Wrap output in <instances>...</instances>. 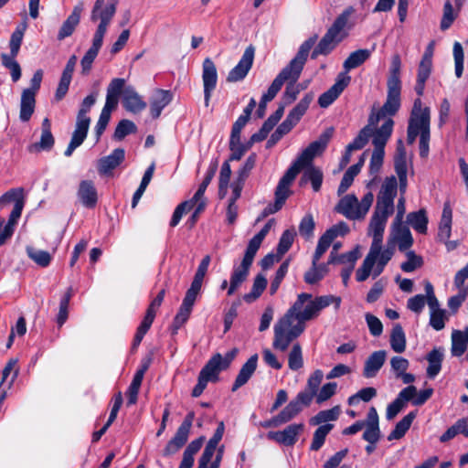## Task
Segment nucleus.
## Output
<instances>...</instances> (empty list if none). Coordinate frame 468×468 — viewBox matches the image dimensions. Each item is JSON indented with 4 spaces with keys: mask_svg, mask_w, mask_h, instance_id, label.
Instances as JSON below:
<instances>
[{
    "mask_svg": "<svg viewBox=\"0 0 468 468\" xmlns=\"http://www.w3.org/2000/svg\"><path fill=\"white\" fill-rule=\"evenodd\" d=\"M55 144V138L51 133L50 120L46 117L41 124V136L37 143L31 144L27 146L29 153H38L41 151H50Z\"/></svg>",
    "mask_w": 468,
    "mask_h": 468,
    "instance_id": "nucleus-20",
    "label": "nucleus"
},
{
    "mask_svg": "<svg viewBox=\"0 0 468 468\" xmlns=\"http://www.w3.org/2000/svg\"><path fill=\"white\" fill-rule=\"evenodd\" d=\"M73 295V289L72 287H69L60 299L59 302V310L58 314L57 315V324L58 327H61L67 321L69 317V305L70 299Z\"/></svg>",
    "mask_w": 468,
    "mask_h": 468,
    "instance_id": "nucleus-49",
    "label": "nucleus"
},
{
    "mask_svg": "<svg viewBox=\"0 0 468 468\" xmlns=\"http://www.w3.org/2000/svg\"><path fill=\"white\" fill-rule=\"evenodd\" d=\"M398 193V180L395 176H387L377 197L375 210L391 215L394 212V199Z\"/></svg>",
    "mask_w": 468,
    "mask_h": 468,
    "instance_id": "nucleus-5",
    "label": "nucleus"
},
{
    "mask_svg": "<svg viewBox=\"0 0 468 468\" xmlns=\"http://www.w3.org/2000/svg\"><path fill=\"white\" fill-rule=\"evenodd\" d=\"M394 239L400 251L409 250L414 242L410 228L405 224H393Z\"/></svg>",
    "mask_w": 468,
    "mask_h": 468,
    "instance_id": "nucleus-36",
    "label": "nucleus"
},
{
    "mask_svg": "<svg viewBox=\"0 0 468 468\" xmlns=\"http://www.w3.org/2000/svg\"><path fill=\"white\" fill-rule=\"evenodd\" d=\"M334 425L325 423L319 426L314 432L313 441L310 445V451H319L324 444L326 436L333 430Z\"/></svg>",
    "mask_w": 468,
    "mask_h": 468,
    "instance_id": "nucleus-48",
    "label": "nucleus"
},
{
    "mask_svg": "<svg viewBox=\"0 0 468 468\" xmlns=\"http://www.w3.org/2000/svg\"><path fill=\"white\" fill-rule=\"evenodd\" d=\"M83 11V3L80 2L73 7L71 14L67 17L60 27L57 38L61 41L70 37L80 24V16Z\"/></svg>",
    "mask_w": 468,
    "mask_h": 468,
    "instance_id": "nucleus-24",
    "label": "nucleus"
},
{
    "mask_svg": "<svg viewBox=\"0 0 468 468\" xmlns=\"http://www.w3.org/2000/svg\"><path fill=\"white\" fill-rule=\"evenodd\" d=\"M288 77L289 75L285 71H283L280 72L272 80L271 84L268 88L267 92H265L261 98L258 109L256 111V114L259 118L264 117L267 103L276 97V95L281 90L283 83L285 82Z\"/></svg>",
    "mask_w": 468,
    "mask_h": 468,
    "instance_id": "nucleus-17",
    "label": "nucleus"
},
{
    "mask_svg": "<svg viewBox=\"0 0 468 468\" xmlns=\"http://www.w3.org/2000/svg\"><path fill=\"white\" fill-rule=\"evenodd\" d=\"M258 358V354H254L242 365L232 385L231 391L238 390L250 380L257 368Z\"/></svg>",
    "mask_w": 468,
    "mask_h": 468,
    "instance_id": "nucleus-29",
    "label": "nucleus"
},
{
    "mask_svg": "<svg viewBox=\"0 0 468 468\" xmlns=\"http://www.w3.org/2000/svg\"><path fill=\"white\" fill-rule=\"evenodd\" d=\"M417 416V410L410 411L404 416L396 425L393 431L388 434V440H399L405 436L406 432L410 430L413 420Z\"/></svg>",
    "mask_w": 468,
    "mask_h": 468,
    "instance_id": "nucleus-39",
    "label": "nucleus"
},
{
    "mask_svg": "<svg viewBox=\"0 0 468 468\" xmlns=\"http://www.w3.org/2000/svg\"><path fill=\"white\" fill-rule=\"evenodd\" d=\"M274 197V203H270L267 207H264V209L261 212V218H266L269 215L280 211L290 196L283 192H279L278 190L275 189Z\"/></svg>",
    "mask_w": 468,
    "mask_h": 468,
    "instance_id": "nucleus-52",
    "label": "nucleus"
},
{
    "mask_svg": "<svg viewBox=\"0 0 468 468\" xmlns=\"http://www.w3.org/2000/svg\"><path fill=\"white\" fill-rule=\"evenodd\" d=\"M301 302L302 300L299 301L293 308H289L286 314L280 318L274 325V339L272 346L275 349L284 352L289 347L291 342L293 341L288 335L287 329L292 324V312L294 309L299 307Z\"/></svg>",
    "mask_w": 468,
    "mask_h": 468,
    "instance_id": "nucleus-7",
    "label": "nucleus"
},
{
    "mask_svg": "<svg viewBox=\"0 0 468 468\" xmlns=\"http://www.w3.org/2000/svg\"><path fill=\"white\" fill-rule=\"evenodd\" d=\"M122 102L127 112L134 114L143 112L147 106L133 86H127L124 89Z\"/></svg>",
    "mask_w": 468,
    "mask_h": 468,
    "instance_id": "nucleus-23",
    "label": "nucleus"
},
{
    "mask_svg": "<svg viewBox=\"0 0 468 468\" xmlns=\"http://www.w3.org/2000/svg\"><path fill=\"white\" fill-rule=\"evenodd\" d=\"M354 8L349 6L346 8L334 21L332 26L318 42L317 46L324 52V56H328L345 38L346 35L341 32L346 27L350 16L354 13Z\"/></svg>",
    "mask_w": 468,
    "mask_h": 468,
    "instance_id": "nucleus-4",
    "label": "nucleus"
},
{
    "mask_svg": "<svg viewBox=\"0 0 468 468\" xmlns=\"http://www.w3.org/2000/svg\"><path fill=\"white\" fill-rule=\"evenodd\" d=\"M406 335L400 324H395L390 334V346L396 353H402L406 349Z\"/></svg>",
    "mask_w": 468,
    "mask_h": 468,
    "instance_id": "nucleus-44",
    "label": "nucleus"
},
{
    "mask_svg": "<svg viewBox=\"0 0 468 468\" xmlns=\"http://www.w3.org/2000/svg\"><path fill=\"white\" fill-rule=\"evenodd\" d=\"M312 294L307 292H302L298 295L297 300L290 307L293 308L294 306H296V303H298V302L302 300L299 307L294 309L292 312V320L296 319L297 321L306 322L319 315L320 312L318 310L314 299L312 300Z\"/></svg>",
    "mask_w": 468,
    "mask_h": 468,
    "instance_id": "nucleus-9",
    "label": "nucleus"
},
{
    "mask_svg": "<svg viewBox=\"0 0 468 468\" xmlns=\"http://www.w3.org/2000/svg\"><path fill=\"white\" fill-rule=\"evenodd\" d=\"M36 95L30 90H23L20 101L19 119L23 122H28L36 108Z\"/></svg>",
    "mask_w": 468,
    "mask_h": 468,
    "instance_id": "nucleus-33",
    "label": "nucleus"
},
{
    "mask_svg": "<svg viewBox=\"0 0 468 468\" xmlns=\"http://www.w3.org/2000/svg\"><path fill=\"white\" fill-rule=\"evenodd\" d=\"M76 63L77 57L72 55L67 61V64L62 71L58 85L55 92L56 101H59L66 96L72 80Z\"/></svg>",
    "mask_w": 468,
    "mask_h": 468,
    "instance_id": "nucleus-22",
    "label": "nucleus"
},
{
    "mask_svg": "<svg viewBox=\"0 0 468 468\" xmlns=\"http://www.w3.org/2000/svg\"><path fill=\"white\" fill-rule=\"evenodd\" d=\"M90 124L88 120H76L75 130L70 140L80 146L87 137Z\"/></svg>",
    "mask_w": 468,
    "mask_h": 468,
    "instance_id": "nucleus-60",
    "label": "nucleus"
},
{
    "mask_svg": "<svg viewBox=\"0 0 468 468\" xmlns=\"http://www.w3.org/2000/svg\"><path fill=\"white\" fill-rule=\"evenodd\" d=\"M408 131H413L415 133L421 134L431 131V111L429 107H424L419 116L410 115L408 123Z\"/></svg>",
    "mask_w": 468,
    "mask_h": 468,
    "instance_id": "nucleus-28",
    "label": "nucleus"
},
{
    "mask_svg": "<svg viewBox=\"0 0 468 468\" xmlns=\"http://www.w3.org/2000/svg\"><path fill=\"white\" fill-rule=\"evenodd\" d=\"M288 366L290 369L293 371L299 370L303 366L302 347L298 343L292 346V348L289 354Z\"/></svg>",
    "mask_w": 468,
    "mask_h": 468,
    "instance_id": "nucleus-63",
    "label": "nucleus"
},
{
    "mask_svg": "<svg viewBox=\"0 0 468 468\" xmlns=\"http://www.w3.org/2000/svg\"><path fill=\"white\" fill-rule=\"evenodd\" d=\"M385 350L373 352L366 360L363 369V376L367 378H375L386 360Z\"/></svg>",
    "mask_w": 468,
    "mask_h": 468,
    "instance_id": "nucleus-31",
    "label": "nucleus"
},
{
    "mask_svg": "<svg viewBox=\"0 0 468 468\" xmlns=\"http://www.w3.org/2000/svg\"><path fill=\"white\" fill-rule=\"evenodd\" d=\"M202 80L204 86V103L207 107L210 102L213 90L216 89L218 82V73L215 63L210 58H207L203 61Z\"/></svg>",
    "mask_w": 468,
    "mask_h": 468,
    "instance_id": "nucleus-13",
    "label": "nucleus"
},
{
    "mask_svg": "<svg viewBox=\"0 0 468 468\" xmlns=\"http://www.w3.org/2000/svg\"><path fill=\"white\" fill-rule=\"evenodd\" d=\"M318 39V35L314 34L310 37H308L305 41H303L295 55V57L289 62V64L284 67L280 72L285 71L289 77L285 81H288L285 87V90L282 97V103L279 105H290L292 104L299 95V90L295 87V82L301 76V73L304 68V65L307 61L309 53L313 47L315 45Z\"/></svg>",
    "mask_w": 468,
    "mask_h": 468,
    "instance_id": "nucleus-1",
    "label": "nucleus"
},
{
    "mask_svg": "<svg viewBox=\"0 0 468 468\" xmlns=\"http://www.w3.org/2000/svg\"><path fill=\"white\" fill-rule=\"evenodd\" d=\"M218 159H215L214 161H212L210 163L203 181L201 182L197 190L196 191V193L193 196L194 202H198V201L203 200L204 194H205L208 185L211 183V181L218 170Z\"/></svg>",
    "mask_w": 468,
    "mask_h": 468,
    "instance_id": "nucleus-43",
    "label": "nucleus"
},
{
    "mask_svg": "<svg viewBox=\"0 0 468 468\" xmlns=\"http://www.w3.org/2000/svg\"><path fill=\"white\" fill-rule=\"evenodd\" d=\"M394 127V121L388 118L379 128L374 129L372 127V144L374 150L385 151V147L389 138L391 137Z\"/></svg>",
    "mask_w": 468,
    "mask_h": 468,
    "instance_id": "nucleus-21",
    "label": "nucleus"
},
{
    "mask_svg": "<svg viewBox=\"0 0 468 468\" xmlns=\"http://www.w3.org/2000/svg\"><path fill=\"white\" fill-rule=\"evenodd\" d=\"M351 77L346 73H339L335 82L318 98V104L321 108L329 107L349 85Z\"/></svg>",
    "mask_w": 468,
    "mask_h": 468,
    "instance_id": "nucleus-12",
    "label": "nucleus"
},
{
    "mask_svg": "<svg viewBox=\"0 0 468 468\" xmlns=\"http://www.w3.org/2000/svg\"><path fill=\"white\" fill-rule=\"evenodd\" d=\"M358 200L353 194L346 195L340 199L335 210L348 219H359L360 215L357 209Z\"/></svg>",
    "mask_w": 468,
    "mask_h": 468,
    "instance_id": "nucleus-32",
    "label": "nucleus"
},
{
    "mask_svg": "<svg viewBox=\"0 0 468 468\" xmlns=\"http://www.w3.org/2000/svg\"><path fill=\"white\" fill-rule=\"evenodd\" d=\"M197 297V296L193 295L190 292H186L183 302L176 316L174 317V320H176V323L185 324L187 322L192 313Z\"/></svg>",
    "mask_w": 468,
    "mask_h": 468,
    "instance_id": "nucleus-41",
    "label": "nucleus"
},
{
    "mask_svg": "<svg viewBox=\"0 0 468 468\" xmlns=\"http://www.w3.org/2000/svg\"><path fill=\"white\" fill-rule=\"evenodd\" d=\"M340 414L338 406H335L330 410H321L310 420L312 425H319L322 422L336 420Z\"/></svg>",
    "mask_w": 468,
    "mask_h": 468,
    "instance_id": "nucleus-58",
    "label": "nucleus"
},
{
    "mask_svg": "<svg viewBox=\"0 0 468 468\" xmlns=\"http://www.w3.org/2000/svg\"><path fill=\"white\" fill-rule=\"evenodd\" d=\"M309 166L310 167L304 172L302 181H310L314 191L318 192L323 183V173L319 168L312 166V165Z\"/></svg>",
    "mask_w": 468,
    "mask_h": 468,
    "instance_id": "nucleus-54",
    "label": "nucleus"
},
{
    "mask_svg": "<svg viewBox=\"0 0 468 468\" xmlns=\"http://www.w3.org/2000/svg\"><path fill=\"white\" fill-rule=\"evenodd\" d=\"M335 129L334 127L326 128L319 136V138L312 142L297 157L299 162L309 166L312 165L314 158L321 154L326 148L328 143L333 137Z\"/></svg>",
    "mask_w": 468,
    "mask_h": 468,
    "instance_id": "nucleus-8",
    "label": "nucleus"
},
{
    "mask_svg": "<svg viewBox=\"0 0 468 468\" xmlns=\"http://www.w3.org/2000/svg\"><path fill=\"white\" fill-rule=\"evenodd\" d=\"M303 429V423H293L288 425L282 431H269L267 438L284 446H293L297 442L299 434Z\"/></svg>",
    "mask_w": 468,
    "mask_h": 468,
    "instance_id": "nucleus-14",
    "label": "nucleus"
},
{
    "mask_svg": "<svg viewBox=\"0 0 468 468\" xmlns=\"http://www.w3.org/2000/svg\"><path fill=\"white\" fill-rule=\"evenodd\" d=\"M268 282L266 277L259 273L253 280L251 291L243 295V300L247 303H251L261 297L267 287Z\"/></svg>",
    "mask_w": 468,
    "mask_h": 468,
    "instance_id": "nucleus-42",
    "label": "nucleus"
},
{
    "mask_svg": "<svg viewBox=\"0 0 468 468\" xmlns=\"http://www.w3.org/2000/svg\"><path fill=\"white\" fill-rule=\"evenodd\" d=\"M77 197L81 205L87 208H94L98 203V191L92 180L80 182Z\"/></svg>",
    "mask_w": 468,
    "mask_h": 468,
    "instance_id": "nucleus-19",
    "label": "nucleus"
},
{
    "mask_svg": "<svg viewBox=\"0 0 468 468\" xmlns=\"http://www.w3.org/2000/svg\"><path fill=\"white\" fill-rule=\"evenodd\" d=\"M27 253L30 260L40 267H48L51 262V255L47 250H37L33 247L27 248Z\"/></svg>",
    "mask_w": 468,
    "mask_h": 468,
    "instance_id": "nucleus-53",
    "label": "nucleus"
},
{
    "mask_svg": "<svg viewBox=\"0 0 468 468\" xmlns=\"http://www.w3.org/2000/svg\"><path fill=\"white\" fill-rule=\"evenodd\" d=\"M195 412L189 411L178 429L176 430L174 437L166 443L163 450L164 456H170L177 452L187 441L190 430L195 420Z\"/></svg>",
    "mask_w": 468,
    "mask_h": 468,
    "instance_id": "nucleus-6",
    "label": "nucleus"
},
{
    "mask_svg": "<svg viewBox=\"0 0 468 468\" xmlns=\"http://www.w3.org/2000/svg\"><path fill=\"white\" fill-rule=\"evenodd\" d=\"M360 173L359 170H357L356 165H351L348 167V169L345 172L341 182L339 184L337 194L340 196L347 191V189L351 186L353 184L354 178Z\"/></svg>",
    "mask_w": 468,
    "mask_h": 468,
    "instance_id": "nucleus-62",
    "label": "nucleus"
},
{
    "mask_svg": "<svg viewBox=\"0 0 468 468\" xmlns=\"http://www.w3.org/2000/svg\"><path fill=\"white\" fill-rule=\"evenodd\" d=\"M125 159L123 148L114 149L109 155L101 157L98 161V172L101 176H112V171L117 168Z\"/></svg>",
    "mask_w": 468,
    "mask_h": 468,
    "instance_id": "nucleus-18",
    "label": "nucleus"
},
{
    "mask_svg": "<svg viewBox=\"0 0 468 468\" xmlns=\"http://www.w3.org/2000/svg\"><path fill=\"white\" fill-rule=\"evenodd\" d=\"M230 176H231V168H230L229 161L226 160L221 165L219 178H218V194H219L220 198H222L227 193Z\"/></svg>",
    "mask_w": 468,
    "mask_h": 468,
    "instance_id": "nucleus-56",
    "label": "nucleus"
},
{
    "mask_svg": "<svg viewBox=\"0 0 468 468\" xmlns=\"http://www.w3.org/2000/svg\"><path fill=\"white\" fill-rule=\"evenodd\" d=\"M394 168L395 171L408 170L407 152L401 139L397 141L396 152L394 155Z\"/></svg>",
    "mask_w": 468,
    "mask_h": 468,
    "instance_id": "nucleus-59",
    "label": "nucleus"
},
{
    "mask_svg": "<svg viewBox=\"0 0 468 468\" xmlns=\"http://www.w3.org/2000/svg\"><path fill=\"white\" fill-rule=\"evenodd\" d=\"M165 296V289L163 288L162 290L159 291L157 295L152 300V302L148 305L145 314L142 321H144L151 325L153 324L154 318L156 316V313H157L158 309L160 308V306L162 305Z\"/></svg>",
    "mask_w": 468,
    "mask_h": 468,
    "instance_id": "nucleus-46",
    "label": "nucleus"
},
{
    "mask_svg": "<svg viewBox=\"0 0 468 468\" xmlns=\"http://www.w3.org/2000/svg\"><path fill=\"white\" fill-rule=\"evenodd\" d=\"M372 134V127L369 125L364 126L358 133V134L354 138V140L348 144L349 150H360L364 148V146L368 143L369 138Z\"/></svg>",
    "mask_w": 468,
    "mask_h": 468,
    "instance_id": "nucleus-57",
    "label": "nucleus"
},
{
    "mask_svg": "<svg viewBox=\"0 0 468 468\" xmlns=\"http://www.w3.org/2000/svg\"><path fill=\"white\" fill-rule=\"evenodd\" d=\"M104 25V23L98 25L97 30L93 36L92 45L80 60L82 75H88L90 73L92 68V63L98 56L99 51L103 44V37L106 34Z\"/></svg>",
    "mask_w": 468,
    "mask_h": 468,
    "instance_id": "nucleus-10",
    "label": "nucleus"
},
{
    "mask_svg": "<svg viewBox=\"0 0 468 468\" xmlns=\"http://www.w3.org/2000/svg\"><path fill=\"white\" fill-rule=\"evenodd\" d=\"M426 359L429 363L427 367V376L430 378H434L441 369L443 361V353L441 348H433L427 354Z\"/></svg>",
    "mask_w": 468,
    "mask_h": 468,
    "instance_id": "nucleus-40",
    "label": "nucleus"
},
{
    "mask_svg": "<svg viewBox=\"0 0 468 468\" xmlns=\"http://www.w3.org/2000/svg\"><path fill=\"white\" fill-rule=\"evenodd\" d=\"M417 393V388L409 385L404 388L397 396V398L388 405L386 410V418L388 420H393L400 410L405 407L408 401H410Z\"/></svg>",
    "mask_w": 468,
    "mask_h": 468,
    "instance_id": "nucleus-16",
    "label": "nucleus"
},
{
    "mask_svg": "<svg viewBox=\"0 0 468 468\" xmlns=\"http://www.w3.org/2000/svg\"><path fill=\"white\" fill-rule=\"evenodd\" d=\"M371 52L366 48H360L354 52H351L347 58L343 63V68L345 71L342 73H346L348 75V72L351 69H356L364 64L370 57Z\"/></svg>",
    "mask_w": 468,
    "mask_h": 468,
    "instance_id": "nucleus-38",
    "label": "nucleus"
},
{
    "mask_svg": "<svg viewBox=\"0 0 468 468\" xmlns=\"http://www.w3.org/2000/svg\"><path fill=\"white\" fill-rule=\"evenodd\" d=\"M105 0H96L91 10L90 20L96 22L100 19V24H105V32L110 25L112 17L117 10L118 0H111V2L102 9Z\"/></svg>",
    "mask_w": 468,
    "mask_h": 468,
    "instance_id": "nucleus-15",
    "label": "nucleus"
},
{
    "mask_svg": "<svg viewBox=\"0 0 468 468\" xmlns=\"http://www.w3.org/2000/svg\"><path fill=\"white\" fill-rule=\"evenodd\" d=\"M173 93L168 90L159 89L150 101V114L153 119L160 117L162 111L172 101Z\"/></svg>",
    "mask_w": 468,
    "mask_h": 468,
    "instance_id": "nucleus-27",
    "label": "nucleus"
},
{
    "mask_svg": "<svg viewBox=\"0 0 468 468\" xmlns=\"http://www.w3.org/2000/svg\"><path fill=\"white\" fill-rule=\"evenodd\" d=\"M407 222L420 234H427L429 218L425 208L410 212L407 215Z\"/></svg>",
    "mask_w": 468,
    "mask_h": 468,
    "instance_id": "nucleus-37",
    "label": "nucleus"
},
{
    "mask_svg": "<svg viewBox=\"0 0 468 468\" xmlns=\"http://www.w3.org/2000/svg\"><path fill=\"white\" fill-rule=\"evenodd\" d=\"M304 167L307 166L302 164V162H299V159L296 158V160L291 165V166L286 170L284 175L281 177L275 189L278 190L279 192H283L285 194H288V196H291L292 191L290 189V186L294 181L297 175L300 173V171Z\"/></svg>",
    "mask_w": 468,
    "mask_h": 468,
    "instance_id": "nucleus-30",
    "label": "nucleus"
},
{
    "mask_svg": "<svg viewBox=\"0 0 468 468\" xmlns=\"http://www.w3.org/2000/svg\"><path fill=\"white\" fill-rule=\"evenodd\" d=\"M254 56L255 48L248 46L238 64L229 72L226 80L237 82L244 80L253 65Z\"/></svg>",
    "mask_w": 468,
    "mask_h": 468,
    "instance_id": "nucleus-11",
    "label": "nucleus"
},
{
    "mask_svg": "<svg viewBox=\"0 0 468 468\" xmlns=\"http://www.w3.org/2000/svg\"><path fill=\"white\" fill-rule=\"evenodd\" d=\"M335 239V235L333 233V231H325L319 238L315 251L313 255V265H315L319 261L324 253L329 249Z\"/></svg>",
    "mask_w": 468,
    "mask_h": 468,
    "instance_id": "nucleus-45",
    "label": "nucleus"
},
{
    "mask_svg": "<svg viewBox=\"0 0 468 468\" xmlns=\"http://www.w3.org/2000/svg\"><path fill=\"white\" fill-rule=\"evenodd\" d=\"M143 379H144V378L140 377L139 375L134 374L133 380L126 391L128 406L134 405L137 402L138 393H139Z\"/></svg>",
    "mask_w": 468,
    "mask_h": 468,
    "instance_id": "nucleus-64",
    "label": "nucleus"
},
{
    "mask_svg": "<svg viewBox=\"0 0 468 468\" xmlns=\"http://www.w3.org/2000/svg\"><path fill=\"white\" fill-rule=\"evenodd\" d=\"M387 100L379 111L384 116L386 114L393 116L399 112L401 105V86L387 84Z\"/></svg>",
    "mask_w": 468,
    "mask_h": 468,
    "instance_id": "nucleus-25",
    "label": "nucleus"
},
{
    "mask_svg": "<svg viewBox=\"0 0 468 468\" xmlns=\"http://www.w3.org/2000/svg\"><path fill=\"white\" fill-rule=\"evenodd\" d=\"M165 296V289L163 288L162 290L159 291L157 295L152 300V302L148 305L145 314L142 321H144L151 325L153 324L154 318L156 316V313H157L158 309L160 308V306L162 305Z\"/></svg>",
    "mask_w": 468,
    "mask_h": 468,
    "instance_id": "nucleus-47",
    "label": "nucleus"
},
{
    "mask_svg": "<svg viewBox=\"0 0 468 468\" xmlns=\"http://www.w3.org/2000/svg\"><path fill=\"white\" fill-rule=\"evenodd\" d=\"M314 397L315 396L314 394L305 389L301 390L284 408L290 419L292 420L303 410V408L309 407Z\"/></svg>",
    "mask_w": 468,
    "mask_h": 468,
    "instance_id": "nucleus-26",
    "label": "nucleus"
},
{
    "mask_svg": "<svg viewBox=\"0 0 468 468\" xmlns=\"http://www.w3.org/2000/svg\"><path fill=\"white\" fill-rule=\"evenodd\" d=\"M295 232L286 229L282 232L279 243L277 245V254L279 257L284 255L292 247L294 239ZM280 258L277 259L279 261Z\"/></svg>",
    "mask_w": 468,
    "mask_h": 468,
    "instance_id": "nucleus-61",
    "label": "nucleus"
},
{
    "mask_svg": "<svg viewBox=\"0 0 468 468\" xmlns=\"http://www.w3.org/2000/svg\"><path fill=\"white\" fill-rule=\"evenodd\" d=\"M220 354L217 353L213 355L202 367L199 374L202 376V378H205L210 382H218L219 379V372L224 370L220 366Z\"/></svg>",
    "mask_w": 468,
    "mask_h": 468,
    "instance_id": "nucleus-35",
    "label": "nucleus"
},
{
    "mask_svg": "<svg viewBox=\"0 0 468 468\" xmlns=\"http://www.w3.org/2000/svg\"><path fill=\"white\" fill-rule=\"evenodd\" d=\"M468 342L463 336V331L453 330L452 333L451 353L453 356H461L467 349Z\"/></svg>",
    "mask_w": 468,
    "mask_h": 468,
    "instance_id": "nucleus-51",
    "label": "nucleus"
},
{
    "mask_svg": "<svg viewBox=\"0 0 468 468\" xmlns=\"http://www.w3.org/2000/svg\"><path fill=\"white\" fill-rule=\"evenodd\" d=\"M452 211L449 203H445L442 209L441 218L439 223L437 239L441 241L449 239L452 233Z\"/></svg>",
    "mask_w": 468,
    "mask_h": 468,
    "instance_id": "nucleus-34",
    "label": "nucleus"
},
{
    "mask_svg": "<svg viewBox=\"0 0 468 468\" xmlns=\"http://www.w3.org/2000/svg\"><path fill=\"white\" fill-rule=\"evenodd\" d=\"M266 236L267 235H265L264 232L259 231L250 239L240 264L238 267H235L231 273L230 282L227 292L229 296L232 295L240 284L248 278L250 268L251 267L256 253Z\"/></svg>",
    "mask_w": 468,
    "mask_h": 468,
    "instance_id": "nucleus-2",
    "label": "nucleus"
},
{
    "mask_svg": "<svg viewBox=\"0 0 468 468\" xmlns=\"http://www.w3.org/2000/svg\"><path fill=\"white\" fill-rule=\"evenodd\" d=\"M389 215L374 211L369 227L372 229L373 237H382L384 234L386 223Z\"/></svg>",
    "mask_w": 468,
    "mask_h": 468,
    "instance_id": "nucleus-50",
    "label": "nucleus"
},
{
    "mask_svg": "<svg viewBox=\"0 0 468 468\" xmlns=\"http://www.w3.org/2000/svg\"><path fill=\"white\" fill-rule=\"evenodd\" d=\"M136 132L137 127L135 123L130 120L123 119L118 122L113 133V138L117 141H121L127 135L135 133Z\"/></svg>",
    "mask_w": 468,
    "mask_h": 468,
    "instance_id": "nucleus-55",
    "label": "nucleus"
},
{
    "mask_svg": "<svg viewBox=\"0 0 468 468\" xmlns=\"http://www.w3.org/2000/svg\"><path fill=\"white\" fill-rule=\"evenodd\" d=\"M27 26L28 25L26 18L16 26V29L14 30L10 37L9 54H1L2 65L10 70L11 79L14 82L18 81L22 75L21 67L19 63L16 60V58L19 53Z\"/></svg>",
    "mask_w": 468,
    "mask_h": 468,
    "instance_id": "nucleus-3",
    "label": "nucleus"
}]
</instances>
